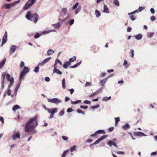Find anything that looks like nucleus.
I'll list each match as a JSON object with an SVG mask.
<instances>
[{
  "label": "nucleus",
  "instance_id": "nucleus-1",
  "mask_svg": "<svg viewBox=\"0 0 157 157\" xmlns=\"http://www.w3.org/2000/svg\"><path fill=\"white\" fill-rule=\"evenodd\" d=\"M38 117L37 115H36L28 121L25 127V132H29L32 131L37 125V120Z\"/></svg>",
  "mask_w": 157,
  "mask_h": 157
},
{
  "label": "nucleus",
  "instance_id": "nucleus-2",
  "mask_svg": "<svg viewBox=\"0 0 157 157\" xmlns=\"http://www.w3.org/2000/svg\"><path fill=\"white\" fill-rule=\"evenodd\" d=\"M25 17L28 20L33 21L34 23H36L38 21L39 16L37 13L31 14V11H29L27 12Z\"/></svg>",
  "mask_w": 157,
  "mask_h": 157
},
{
  "label": "nucleus",
  "instance_id": "nucleus-3",
  "mask_svg": "<svg viewBox=\"0 0 157 157\" xmlns=\"http://www.w3.org/2000/svg\"><path fill=\"white\" fill-rule=\"evenodd\" d=\"M36 0H29L24 6L23 9L24 10L28 9L35 3Z\"/></svg>",
  "mask_w": 157,
  "mask_h": 157
},
{
  "label": "nucleus",
  "instance_id": "nucleus-4",
  "mask_svg": "<svg viewBox=\"0 0 157 157\" xmlns=\"http://www.w3.org/2000/svg\"><path fill=\"white\" fill-rule=\"evenodd\" d=\"M29 68L26 66L24 67V70L21 72L19 77V79L20 81L22 80L23 77L25 76L26 74L29 71Z\"/></svg>",
  "mask_w": 157,
  "mask_h": 157
},
{
  "label": "nucleus",
  "instance_id": "nucleus-5",
  "mask_svg": "<svg viewBox=\"0 0 157 157\" xmlns=\"http://www.w3.org/2000/svg\"><path fill=\"white\" fill-rule=\"evenodd\" d=\"M49 113H51L49 119H51L53 117L54 114L57 112L58 109L57 108H54L52 109L48 108L46 110Z\"/></svg>",
  "mask_w": 157,
  "mask_h": 157
},
{
  "label": "nucleus",
  "instance_id": "nucleus-6",
  "mask_svg": "<svg viewBox=\"0 0 157 157\" xmlns=\"http://www.w3.org/2000/svg\"><path fill=\"white\" fill-rule=\"evenodd\" d=\"M20 133L19 131H14L13 132V134L12 136V138L13 140H15L17 139L20 138Z\"/></svg>",
  "mask_w": 157,
  "mask_h": 157
},
{
  "label": "nucleus",
  "instance_id": "nucleus-7",
  "mask_svg": "<svg viewBox=\"0 0 157 157\" xmlns=\"http://www.w3.org/2000/svg\"><path fill=\"white\" fill-rule=\"evenodd\" d=\"M48 101L49 102L54 103L56 104H58L60 103L61 102L60 100L58 99L57 98H49L48 99Z\"/></svg>",
  "mask_w": 157,
  "mask_h": 157
},
{
  "label": "nucleus",
  "instance_id": "nucleus-8",
  "mask_svg": "<svg viewBox=\"0 0 157 157\" xmlns=\"http://www.w3.org/2000/svg\"><path fill=\"white\" fill-rule=\"evenodd\" d=\"M67 10L66 8H63L60 14V17H64L67 13Z\"/></svg>",
  "mask_w": 157,
  "mask_h": 157
},
{
  "label": "nucleus",
  "instance_id": "nucleus-9",
  "mask_svg": "<svg viewBox=\"0 0 157 157\" xmlns=\"http://www.w3.org/2000/svg\"><path fill=\"white\" fill-rule=\"evenodd\" d=\"M7 33L6 31H5L4 33V36L2 38V44L1 46L2 47L7 42Z\"/></svg>",
  "mask_w": 157,
  "mask_h": 157
},
{
  "label": "nucleus",
  "instance_id": "nucleus-10",
  "mask_svg": "<svg viewBox=\"0 0 157 157\" xmlns=\"http://www.w3.org/2000/svg\"><path fill=\"white\" fill-rule=\"evenodd\" d=\"M51 59L52 58L51 57H48L44 59L41 62L39 63L38 65L39 66H42L45 64L49 62Z\"/></svg>",
  "mask_w": 157,
  "mask_h": 157
},
{
  "label": "nucleus",
  "instance_id": "nucleus-11",
  "mask_svg": "<svg viewBox=\"0 0 157 157\" xmlns=\"http://www.w3.org/2000/svg\"><path fill=\"white\" fill-rule=\"evenodd\" d=\"M57 63H55L54 65V69L53 70V72H56L59 75H61L62 74V72L60 71L58 69H57Z\"/></svg>",
  "mask_w": 157,
  "mask_h": 157
},
{
  "label": "nucleus",
  "instance_id": "nucleus-12",
  "mask_svg": "<svg viewBox=\"0 0 157 157\" xmlns=\"http://www.w3.org/2000/svg\"><path fill=\"white\" fill-rule=\"evenodd\" d=\"M107 136V135H104L101 136L98 140H97L93 144L95 145L98 144L101 141L103 140L104 139L106 138Z\"/></svg>",
  "mask_w": 157,
  "mask_h": 157
},
{
  "label": "nucleus",
  "instance_id": "nucleus-13",
  "mask_svg": "<svg viewBox=\"0 0 157 157\" xmlns=\"http://www.w3.org/2000/svg\"><path fill=\"white\" fill-rule=\"evenodd\" d=\"M21 82V80L20 81L19 79V83L17 85L16 87L15 88L14 91V95L15 96H16L17 95V92L20 87Z\"/></svg>",
  "mask_w": 157,
  "mask_h": 157
},
{
  "label": "nucleus",
  "instance_id": "nucleus-14",
  "mask_svg": "<svg viewBox=\"0 0 157 157\" xmlns=\"http://www.w3.org/2000/svg\"><path fill=\"white\" fill-rule=\"evenodd\" d=\"M17 46L15 45H13L10 48V53L11 54H12L14 52L17 48Z\"/></svg>",
  "mask_w": 157,
  "mask_h": 157
},
{
  "label": "nucleus",
  "instance_id": "nucleus-15",
  "mask_svg": "<svg viewBox=\"0 0 157 157\" xmlns=\"http://www.w3.org/2000/svg\"><path fill=\"white\" fill-rule=\"evenodd\" d=\"M6 76V73H3L2 74V82L1 88L3 90L4 87V80L5 79V76Z\"/></svg>",
  "mask_w": 157,
  "mask_h": 157
},
{
  "label": "nucleus",
  "instance_id": "nucleus-16",
  "mask_svg": "<svg viewBox=\"0 0 157 157\" xmlns=\"http://www.w3.org/2000/svg\"><path fill=\"white\" fill-rule=\"evenodd\" d=\"M107 144L109 146L111 147L112 146H114L116 148H117L118 146L113 141L110 140L107 143Z\"/></svg>",
  "mask_w": 157,
  "mask_h": 157
},
{
  "label": "nucleus",
  "instance_id": "nucleus-17",
  "mask_svg": "<svg viewBox=\"0 0 157 157\" xmlns=\"http://www.w3.org/2000/svg\"><path fill=\"white\" fill-rule=\"evenodd\" d=\"M134 135L136 136H146V135L144 133L140 132H136L134 133Z\"/></svg>",
  "mask_w": 157,
  "mask_h": 157
},
{
  "label": "nucleus",
  "instance_id": "nucleus-18",
  "mask_svg": "<svg viewBox=\"0 0 157 157\" xmlns=\"http://www.w3.org/2000/svg\"><path fill=\"white\" fill-rule=\"evenodd\" d=\"M12 3L10 4H4L2 6V7L6 9H9L12 7Z\"/></svg>",
  "mask_w": 157,
  "mask_h": 157
},
{
  "label": "nucleus",
  "instance_id": "nucleus-19",
  "mask_svg": "<svg viewBox=\"0 0 157 157\" xmlns=\"http://www.w3.org/2000/svg\"><path fill=\"white\" fill-rule=\"evenodd\" d=\"M56 31L54 29L44 31L41 33V35H42V34L46 35V34H48L51 32H55Z\"/></svg>",
  "mask_w": 157,
  "mask_h": 157
},
{
  "label": "nucleus",
  "instance_id": "nucleus-20",
  "mask_svg": "<svg viewBox=\"0 0 157 157\" xmlns=\"http://www.w3.org/2000/svg\"><path fill=\"white\" fill-rule=\"evenodd\" d=\"M122 127L124 130H126L130 128V126L129 124H126L125 125H122Z\"/></svg>",
  "mask_w": 157,
  "mask_h": 157
},
{
  "label": "nucleus",
  "instance_id": "nucleus-21",
  "mask_svg": "<svg viewBox=\"0 0 157 157\" xmlns=\"http://www.w3.org/2000/svg\"><path fill=\"white\" fill-rule=\"evenodd\" d=\"M103 12L108 13H109V10L108 7L105 5H104L103 10Z\"/></svg>",
  "mask_w": 157,
  "mask_h": 157
},
{
  "label": "nucleus",
  "instance_id": "nucleus-22",
  "mask_svg": "<svg viewBox=\"0 0 157 157\" xmlns=\"http://www.w3.org/2000/svg\"><path fill=\"white\" fill-rule=\"evenodd\" d=\"M70 63L69 61L66 62L64 63V64L63 65V67L65 69L67 68L70 65Z\"/></svg>",
  "mask_w": 157,
  "mask_h": 157
},
{
  "label": "nucleus",
  "instance_id": "nucleus-23",
  "mask_svg": "<svg viewBox=\"0 0 157 157\" xmlns=\"http://www.w3.org/2000/svg\"><path fill=\"white\" fill-rule=\"evenodd\" d=\"M6 61V59L5 58H4L0 62V69L2 68L4 65Z\"/></svg>",
  "mask_w": 157,
  "mask_h": 157
},
{
  "label": "nucleus",
  "instance_id": "nucleus-24",
  "mask_svg": "<svg viewBox=\"0 0 157 157\" xmlns=\"http://www.w3.org/2000/svg\"><path fill=\"white\" fill-rule=\"evenodd\" d=\"M61 24L59 22L56 24H52V25L55 28V29H58L61 26Z\"/></svg>",
  "mask_w": 157,
  "mask_h": 157
},
{
  "label": "nucleus",
  "instance_id": "nucleus-25",
  "mask_svg": "<svg viewBox=\"0 0 157 157\" xmlns=\"http://www.w3.org/2000/svg\"><path fill=\"white\" fill-rule=\"evenodd\" d=\"M134 36L137 40H140L142 38V35L141 34H139L138 35H135Z\"/></svg>",
  "mask_w": 157,
  "mask_h": 157
},
{
  "label": "nucleus",
  "instance_id": "nucleus-26",
  "mask_svg": "<svg viewBox=\"0 0 157 157\" xmlns=\"http://www.w3.org/2000/svg\"><path fill=\"white\" fill-rule=\"evenodd\" d=\"M107 79V78H106L104 79H103V80L101 81L100 82V83L101 84V86H104V85L105 84V83L106 82Z\"/></svg>",
  "mask_w": 157,
  "mask_h": 157
},
{
  "label": "nucleus",
  "instance_id": "nucleus-27",
  "mask_svg": "<svg viewBox=\"0 0 157 157\" xmlns=\"http://www.w3.org/2000/svg\"><path fill=\"white\" fill-rule=\"evenodd\" d=\"M55 52V51L49 49L47 51V54L48 56H50L51 55H52L53 53H54Z\"/></svg>",
  "mask_w": 157,
  "mask_h": 157
},
{
  "label": "nucleus",
  "instance_id": "nucleus-28",
  "mask_svg": "<svg viewBox=\"0 0 157 157\" xmlns=\"http://www.w3.org/2000/svg\"><path fill=\"white\" fill-rule=\"evenodd\" d=\"M20 108V106L17 105H14L12 108V110L13 111H15L17 109Z\"/></svg>",
  "mask_w": 157,
  "mask_h": 157
},
{
  "label": "nucleus",
  "instance_id": "nucleus-29",
  "mask_svg": "<svg viewBox=\"0 0 157 157\" xmlns=\"http://www.w3.org/2000/svg\"><path fill=\"white\" fill-rule=\"evenodd\" d=\"M96 134H98L100 133H102L103 134H105V130H98L96 132Z\"/></svg>",
  "mask_w": 157,
  "mask_h": 157
},
{
  "label": "nucleus",
  "instance_id": "nucleus-30",
  "mask_svg": "<svg viewBox=\"0 0 157 157\" xmlns=\"http://www.w3.org/2000/svg\"><path fill=\"white\" fill-rule=\"evenodd\" d=\"M76 57L75 56H74L73 57L69 59V62H73L76 60Z\"/></svg>",
  "mask_w": 157,
  "mask_h": 157
},
{
  "label": "nucleus",
  "instance_id": "nucleus-31",
  "mask_svg": "<svg viewBox=\"0 0 157 157\" xmlns=\"http://www.w3.org/2000/svg\"><path fill=\"white\" fill-rule=\"evenodd\" d=\"M6 78L7 81L8 82L12 80V79H14L13 78V77H12L10 78V75L9 74H7L6 75Z\"/></svg>",
  "mask_w": 157,
  "mask_h": 157
},
{
  "label": "nucleus",
  "instance_id": "nucleus-32",
  "mask_svg": "<svg viewBox=\"0 0 157 157\" xmlns=\"http://www.w3.org/2000/svg\"><path fill=\"white\" fill-rule=\"evenodd\" d=\"M154 33L153 32H148L147 33V36L149 38L152 37L154 35Z\"/></svg>",
  "mask_w": 157,
  "mask_h": 157
},
{
  "label": "nucleus",
  "instance_id": "nucleus-33",
  "mask_svg": "<svg viewBox=\"0 0 157 157\" xmlns=\"http://www.w3.org/2000/svg\"><path fill=\"white\" fill-rule=\"evenodd\" d=\"M82 9V7L80 6H78V8L75 10V14H78L79 12Z\"/></svg>",
  "mask_w": 157,
  "mask_h": 157
},
{
  "label": "nucleus",
  "instance_id": "nucleus-34",
  "mask_svg": "<svg viewBox=\"0 0 157 157\" xmlns=\"http://www.w3.org/2000/svg\"><path fill=\"white\" fill-rule=\"evenodd\" d=\"M81 61H80L79 62L76 63L74 65L70 67L71 68H75L78 67L79 66L81 63Z\"/></svg>",
  "mask_w": 157,
  "mask_h": 157
},
{
  "label": "nucleus",
  "instance_id": "nucleus-35",
  "mask_svg": "<svg viewBox=\"0 0 157 157\" xmlns=\"http://www.w3.org/2000/svg\"><path fill=\"white\" fill-rule=\"evenodd\" d=\"M10 84L8 86V88H10L11 87L13 86V83H14V79H12V80L10 81Z\"/></svg>",
  "mask_w": 157,
  "mask_h": 157
},
{
  "label": "nucleus",
  "instance_id": "nucleus-36",
  "mask_svg": "<svg viewBox=\"0 0 157 157\" xmlns=\"http://www.w3.org/2000/svg\"><path fill=\"white\" fill-rule=\"evenodd\" d=\"M95 14L97 17H98L101 15L100 12L97 10H95Z\"/></svg>",
  "mask_w": 157,
  "mask_h": 157
},
{
  "label": "nucleus",
  "instance_id": "nucleus-37",
  "mask_svg": "<svg viewBox=\"0 0 157 157\" xmlns=\"http://www.w3.org/2000/svg\"><path fill=\"white\" fill-rule=\"evenodd\" d=\"M111 98V97L109 96L108 97H104L102 98V101H106L108 100H110Z\"/></svg>",
  "mask_w": 157,
  "mask_h": 157
},
{
  "label": "nucleus",
  "instance_id": "nucleus-38",
  "mask_svg": "<svg viewBox=\"0 0 157 157\" xmlns=\"http://www.w3.org/2000/svg\"><path fill=\"white\" fill-rule=\"evenodd\" d=\"M41 33H36V34L34 36V38L35 39H37L41 35Z\"/></svg>",
  "mask_w": 157,
  "mask_h": 157
},
{
  "label": "nucleus",
  "instance_id": "nucleus-39",
  "mask_svg": "<svg viewBox=\"0 0 157 157\" xmlns=\"http://www.w3.org/2000/svg\"><path fill=\"white\" fill-rule=\"evenodd\" d=\"M62 86L63 89L66 88V84L65 83V79H63L62 81Z\"/></svg>",
  "mask_w": 157,
  "mask_h": 157
},
{
  "label": "nucleus",
  "instance_id": "nucleus-40",
  "mask_svg": "<svg viewBox=\"0 0 157 157\" xmlns=\"http://www.w3.org/2000/svg\"><path fill=\"white\" fill-rule=\"evenodd\" d=\"M81 100H78L75 101H71V103L72 104L74 105L79 103L81 102Z\"/></svg>",
  "mask_w": 157,
  "mask_h": 157
},
{
  "label": "nucleus",
  "instance_id": "nucleus-41",
  "mask_svg": "<svg viewBox=\"0 0 157 157\" xmlns=\"http://www.w3.org/2000/svg\"><path fill=\"white\" fill-rule=\"evenodd\" d=\"M76 148V146L74 145L71 146L70 148V151L71 152L73 151H75Z\"/></svg>",
  "mask_w": 157,
  "mask_h": 157
},
{
  "label": "nucleus",
  "instance_id": "nucleus-42",
  "mask_svg": "<svg viewBox=\"0 0 157 157\" xmlns=\"http://www.w3.org/2000/svg\"><path fill=\"white\" fill-rule=\"evenodd\" d=\"M77 112L78 113H82L83 115L85 114V113L79 109H77Z\"/></svg>",
  "mask_w": 157,
  "mask_h": 157
},
{
  "label": "nucleus",
  "instance_id": "nucleus-43",
  "mask_svg": "<svg viewBox=\"0 0 157 157\" xmlns=\"http://www.w3.org/2000/svg\"><path fill=\"white\" fill-rule=\"evenodd\" d=\"M69 152L68 150H66L64 151L62 154L61 157H65L67 153Z\"/></svg>",
  "mask_w": 157,
  "mask_h": 157
},
{
  "label": "nucleus",
  "instance_id": "nucleus-44",
  "mask_svg": "<svg viewBox=\"0 0 157 157\" xmlns=\"http://www.w3.org/2000/svg\"><path fill=\"white\" fill-rule=\"evenodd\" d=\"M78 5H79L78 3L76 2L74 6H73L72 7V9L73 10H75L77 8V6H78Z\"/></svg>",
  "mask_w": 157,
  "mask_h": 157
},
{
  "label": "nucleus",
  "instance_id": "nucleus-45",
  "mask_svg": "<svg viewBox=\"0 0 157 157\" xmlns=\"http://www.w3.org/2000/svg\"><path fill=\"white\" fill-rule=\"evenodd\" d=\"M113 3L117 6H119V2L118 0H114Z\"/></svg>",
  "mask_w": 157,
  "mask_h": 157
},
{
  "label": "nucleus",
  "instance_id": "nucleus-46",
  "mask_svg": "<svg viewBox=\"0 0 157 157\" xmlns=\"http://www.w3.org/2000/svg\"><path fill=\"white\" fill-rule=\"evenodd\" d=\"M33 71L36 73H38L39 71V67L38 66L36 67L33 70Z\"/></svg>",
  "mask_w": 157,
  "mask_h": 157
},
{
  "label": "nucleus",
  "instance_id": "nucleus-47",
  "mask_svg": "<svg viewBox=\"0 0 157 157\" xmlns=\"http://www.w3.org/2000/svg\"><path fill=\"white\" fill-rule=\"evenodd\" d=\"M145 9V7H142V6H140L138 10V11L139 12H141L143 10H144Z\"/></svg>",
  "mask_w": 157,
  "mask_h": 157
},
{
  "label": "nucleus",
  "instance_id": "nucleus-48",
  "mask_svg": "<svg viewBox=\"0 0 157 157\" xmlns=\"http://www.w3.org/2000/svg\"><path fill=\"white\" fill-rule=\"evenodd\" d=\"M20 2V0H19L17 1H16L14 2H13V3H12V6H13L17 4H18V3H19Z\"/></svg>",
  "mask_w": 157,
  "mask_h": 157
},
{
  "label": "nucleus",
  "instance_id": "nucleus-49",
  "mask_svg": "<svg viewBox=\"0 0 157 157\" xmlns=\"http://www.w3.org/2000/svg\"><path fill=\"white\" fill-rule=\"evenodd\" d=\"M11 90H10V88H7V94L8 96H10L11 95Z\"/></svg>",
  "mask_w": 157,
  "mask_h": 157
},
{
  "label": "nucleus",
  "instance_id": "nucleus-50",
  "mask_svg": "<svg viewBox=\"0 0 157 157\" xmlns=\"http://www.w3.org/2000/svg\"><path fill=\"white\" fill-rule=\"evenodd\" d=\"M74 19H72L70 20L68 22V23H69V25H71L74 24Z\"/></svg>",
  "mask_w": 157,
  "mask_h": 157
},
{
  "label": "nucleus",
  "instance_id": "nucleus-51",
  "mask_svg": "<svg viewBox=\"0 0 157 157\" xmlns=\"http://www.w3.org/2000/svg\"><path fill=\"white\" fill-rule=\"evenodd\" d=\"M115 124H117L118 122L119 121H120V118L119 117L115 118Z\"/></svg>",
  "mask_w": 157,
  "mask_h": 157
},
{
  "label": "nucleus",
  "instance_id": "nucleus-52",
  "mask_svg": "<svg viewBox=\"0 0 157 157\" xmlns=\"http://www.w3.org/2000/svg\"><path fill=\"white\" fill-rule=\"evenodd\" d=\"M64 113V110H62L59 113V116H63Z\"/></svg>",
  "mask_w": 157,
  "mask_h": 157
},
{
  "label": "nucleus",
  "instance_id": "nucleus-53",
  "mask_svg": "<svg viewBox=\"0 0 157 157\" xmlns=\"http://www.w3.org/2000/svg\"><path fill=\"white\" fill-rule=\"evenodd\" d=\"M62 139L65 141H67L68 139V138L65 136H63L62 137Z\"/></svg>",
  "mask_w": 157,
  "mask_h": 157
},
{
  "label": "nucleus",
  "instance_id": "nucleus-54",
  "mask_svg": "<svg viewBox=\"0 0 157 157\" xmlns=\"http://www.w3.org/2000/svg\"><path fill=\"white\" fill-rule=\"evenodd\" d=\"M25 66V63L23 61H21V62L20 64V67L21 68H22L23 67Z\"/></svg>",
  "mask_w": 157,
  "mask_h": 157
},
{
  "label": "nucleus",
  "instance_id": "nucleus-55",
  "mask_svg": "<svg viewBox=\"0 0 157 157\" xmlns=\"http://www.w3.org/2000/svg\"><path fill=\"white\" fill-rule=\"evenodd\" d=\"M138 10H136L131 13H128V15H130L132 14H134L136 13H138Z\"/></svg>",
  "mask_w": 157,
  "mask_h": 157
},
{
  "label": "nucleus",
  "instance_id": "nucleus-56",
  "mask_svg": "<svg viewBox=\"0 0 157 157\" xmlns=\"http://www.w3.org/2000/svg\"><path fill=\"white\" fill-rule=\"evenodd\" d=\"M99 107V105H98L95 106H93L91 107V108L92 109H94L95 108H97Z\"/></svg>",
  "mask_w": 157,
  "mask_h": 157
},
{
  "label": "nucleus",
  "instance_id": "nucleus-57",
  "mask_svg": "<svg viewBox=\"0 0 157 157\" xmlns=\"http://www.w3.org/2000/svg\"><path fill=\"white\" fill-rule=\"evenodd\" d=\"M83 102L84 103L87 104H90L91 103V101H88L87 100H86L84 101Z\"/></svg>",
  "mask_w": 157,
  "mask_h": 157
},
{
  "label": "nucleus",
  "instance_id": "nucleus-58",
  "mask_svg": "<svg viewBox=\"0 0 157 157\" xmlns=\"http://www.w3.org/2000/svg\"><path fill=\"white\" fill-rule=\"evenodd\" d=\"M80 107L81 109H86L88 108V106H86V105L84 106V105H81L80 106Z\"/></svg>",
  "mask_w": 157,
  "mask_h": 157
},
{
  "label": "nucleus",
  "instance_id": "nucleus-59",
  "mask_svg": "<svg viewBox=\"0 0 157 157\" xmlns=\"http://www.w3.org/2000/svg\"><path fill=\"white\" fill-rule=\"evenodd\" d=\"M151 20L153 21L156 20L155 17L154 16H152L150 17Z\"/></svg>",
  "mask_w": 157,
  "mask_h": 157
},
{
  "label": "nucleus",
  "instance_id": "nucleus-60",
  "mask_svg": "<svg viewBox=\"0 0 157 157\" xmlns=\"http://www.w3.org/2000/svg\"><path fill=\"white\" fill-rule=\"evenodd\" d=\"M90 86H91V83L89 82H87L85 84V87H87Z\"/></svg>",
  "mask_w": 157,
  "mask_h": 157
},
{
  "label": "nucleus",
  "instance_id": "nucleus-61",
  "mask_svg": "<svg viewBox=\"0 0 157 157\" xmlns=\"http://www.w3.org/2000/svg\"><path fill=\"white\" fill-rule=\"evenodd\" d=\"M57 62L58 63H59L60 65H62V63L60 61L59 59H57L56 60L55 63H56Z\"/></svg>",
  "mask_w": 157,
  "mask_h": 157
},
{
  "label": "nucleus",
  "instance_id": "nucleus-62",
  "mask_svg": "<svg viewBox=\"0 0 157 157\" xmlns=\"http://www.w3.org/2000/svg\"><path fill=\"white\" fill-rule=\"evenodd\" d=\"M59 20L63 22L67 20V18H65L63 19H62L61 18V17H60L59 18Z\"/></svg>",
  "mask_w": 157,
  "mask_h": 157
},
{
  "label": "nucleus",
  "instance_id": "nucleus-63",
  "mask_svg": "<svg viewBox=\"0 0 157 157\" xmlns=\"http://www.w3.org/2000/svg\"><path fill=\"white\" fill-rule=\"evenodd\" d=\"M130 17V19L133 21H134L136 19V18L134 17L133 15L132 14L131 15Z\"/></svg>",
  "mask_w": 157,
  "mask_h": 157
},
{
  "label": "nucleus",
  "instance_id": "nucleus-64",
  "mask_svg": "<svg viewBox=\"0 0 157 157\" xmlns=\"http://www.w3.org/2000/svg\"><path fill=\"white\" fill-rule=\"evenodd\" d=\"M44 80L47 82H48L50 81V79L48 77H47L45 78Z\"/></svg>",
  "mask_w": 157,
  "mask_h": 157
}]
</instances>
